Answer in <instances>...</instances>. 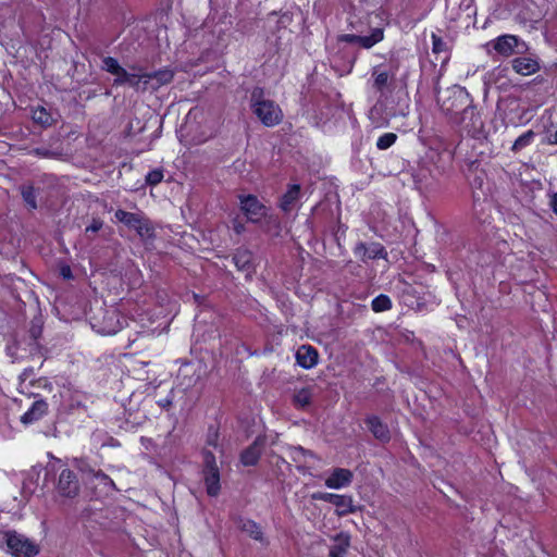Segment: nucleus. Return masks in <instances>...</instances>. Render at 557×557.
I'll use <instances>...</instances> for the list:
<instances>
[{
  "instance_id": "1",
  "label": "nucleus",
  "mask_w": 557,
  "mask_h": 557,
  "mask_svg": "<svg viewBox=\"0 0 557 557\" xmlns=\"http://www.w3.org/2000/svg\"><path fill=\"white\" fill-rule=\"evenodd\" d=\"M101 69L115 76L114 85H128L137 91H145L148 88L156 90L171 83L174 77V73L170 69L147 73L143 72L141 69L132 66L131 70L127 71L112 57L103 58Z\"/></svg>"
},
{
  "instance_id": "2",
  "label": "nucleus",
  "mask_w": 557,
  "mask_h": 557,
  "mask_svg": "<svg viewBox=\"0 0 557 557\" xmlns=\"http://www.w3.org/2000/svg\"><path fill=\"white\" fill-rule=\"evenodd\" d=\"M441 106L447 114L457 113L459 107L465 106L458 121L462 128L472 137H478L483 133L484 121L478 109L470 104L469 94L463 88L450 89L448 99L443 100Z\"/></svg>"
},
{
  "instance_id": "3",
  "label": "nucleus",
  "mask_w": 557,
  "mask_h": 557,
  "mask_svg": "<svg viewBox=\"0 0 557 557\" xmlns=\"http://www.w3.org/2000/svg\"><path fill=\"white\" fill-rule=\"evenodd\" d=\"M250 102L252 112L263 125L272 127L281 123L283 119L281 108L273 100L265 99L261 88L252 90Z\"/></svg>"
},
{
  "instance_id": "4",
  "label": "nucleus",
  "mask_w": 557,
  "mask_h": 557,
  "mask_svg": "<svg viewBox=\"0 0 557 557\" xmlns=\"http://www.w3.org/2000/svg\"><path fill=\"white\" fill-rule=\"evenodd\" d=\"M485 49L491 57L509 58L513 54H524L530 50V46L523 39L516 35L504 34L485 45Z\"/></svg>"
},
{
  "instance_id": "5",
  "label": "nucleus",
  "mask_w": 557,
  "mask_h": 557,
  "mask_svg": "<svg viewBox=\"0 0 557 557\" xmlns=\"http://www.w3.org/2000/svg\"><path fill=\"white\" fill-rule=\"evenodd\" d=\"M2 540L8 552L14 557H34L39 553L38 546L34 542L16 531L4 532Z\"/></svg>"
},
{
  "instance_id": "6",
  "label": "nucleus",
  "mask_w": 557,
  "mask_h": 557,
  "mask_svg": "<svg viewBox=\"0 0 557 557\" xmlns=\"http://www.w3.org/2000/svg\"><path fill=\"white\" fill-rule=\"evenodd\" d=\"M203 469H202V475H203V482L206 485V491L209 496H218L221 491V484H220V470L216 463V457L215 455L210 450L207 449L203 453Z\"/></svg>"
},
{
  "instance_id": "7",
  "label": "nucleus",
  "mask_w": 557,
  "mask_h": 557,
  "mask_svg": "<svg viewBox=\"0 0 557 557\" xmlns=\"http://www.w3.org/2000/svg\"><path fill=\"white\" fill-rule=\"evenodd\" d=\"M114 216L119 222L136 231L144 239L152 238L154 235L150 221L141 213H133L119 209L115 211Z\"/></svg>"
},
{
  "instance_id": "8",
  "label": "nucleus",
  "mask_w": 557,
  "mask_h": 557,
  "mask_svg": "<svg viewBox=\"0 0 557 557\" xmlns=\"http://www.w3.org/2000/svg\"><path fill=\"white\" fill-rule=\"evenodd\" d=\"M314 499L330 503L336 507V513L339 517L355 513L359 508L355 505L352 496L338 495L333 493H317L313 494Z\"/></svg>"
},
{
  "instance_id": "9",
  "label": "nucleus",
  "mask_w": 557,
  "mask_h": 557,
  "mask_svg": "<svg viewBox=\"0 0 557 557\" xmlns=\"http://www.w3.org/2000/svg\"><path fill=\"white\" fill-rule=\"evenodd\" d=\"M240 210L247 216V220L252 223H258L267 215V207L253 195H239L238 196Z\"/></svg>"
},
{
  "instance_id": "10",
  "label": "nucleus",
  "mask_w": 557,
  "mask_h": 557,
  "mask_svg": "<svg viewBox=\"0 0 557 557\" xmlns=\"http://www.w3.org/2000/svg\"><path fill=\"white\" fill-rule=\"evenodd\" d=\"M57 493L63 498H74L79 493V482L76 474L65 468L63 469L58 479Z\"/></svg>"
},
{
  "instance_id": "11",
  "label": "nucleus",
  "mask_w": 557,
  "mask_h": 557,
  "mask_svg": "<svg viewBox=\"0 0 557 557\" xmlns=\"http://www.w3.org/2000/svg\"><path fill=\"white\" fill-rule=\"evenodd\" d=\"M515 59L511 60V69L519 75L529 76L535 74L540 71V58L537 54L530 52V50L524 54H517Z\"/></svg>"
},
{
  "instance_id": "12",
  "label": "nucleus",
  "mask_w": 557,
  "mask_h": 557,
  "mask_svg": "<svg viewBox=\"0 0 557 557\" xmlns=\"http://www.w3.org/2000/svg\"><path fill=\"white\" fill-rule=\"evenodd\" d=\"M384 33L382 28H374L369 36H358L352 34H345L338 37L339 41L357 44L364 49H370L377 42L382 41Z\"/></svg>"
},
{
  "instance_id": "13",
  "label": "nucleus",
  "mask_w": 557,
  "mask_h": 557,
  "mask_svg": "<svg viewBox=\"0 0 557 557\" xmlns=\"http://www.w3.org/2000/svg\"><path fill=\"white\" fill-rule=\"evenodd\" d=\"M354 474L350 470L345 468H335L325 480V485L329 488L339 490L347 487L351 484Z\"/></svg>"
},
{
  "instance_id": "14",
  "label": "nucleus",
  "mask_w": 557,
  "mask_h": 557,
  "mask_svg": "<svg viewBox=\"0 0 557 557\" xmlns=\"http://www.w3.org/2000/svg\"><path fill=\"white\" fill-rule=\"evenodd\" d=\"M264 446V438L258 436L253 443L240 454V462L246 466H255L259 461Z\"/></svg>"
},
{
  "instance_id": "15",
  "label": "nucleus",
  "mask_w": 557,
  "mask_h": 557,
  "mask_svg": "<svg viewBox=\"0 0 557 557\" xmlns=\"http://www.w3.org/2000/svg\"><path fill=\"white\" fill-rule=\"evenodd\" d=\"M366 425L373 436L382 443H386L391 440V433L388 426L382 422L376 416H369L366 419Z\"/></svg>"
},
{
  "instance_id": "16",
  "label": "nucleus",
  "mask_w": 557,
  "mask_h": 557,
  "mask_svg": "<svg viewBox=\"0 0 557 557\" xmlns=\"http://www.w3.org/2000/svg\"><path fill=\"white\" fill-rule=\"evenodd\" d=\"M296 361L304 369H311L318 362V351L309 345L300 346L296 351Z\"/></svg>"
},
{
  "instance_id": "17",
  "label": "nucleus",
  "mask_w": 557,
  "mask_h": 557,
  "mask_svg": "<svg viewBox=\"0 0 557 557\" xmlns=\"http://www.w3.org/2000/svg\"><path fill=\"white\" fill-rule=\"evenodd\" d=\"M238 529L249 535L255 541L260 542L262 545H268L267 539L263 536V532L261 527L250 519H238L237 522Z\"/></svg>"
},
{
  "instance_id": "18",
  "label": "nucleus",
  "mask_w": 557,
  "mask_h": 557,
  "mask_svg": "<svg viewBox=\"0 0 557 557\" xmlns=\"http://www.w3.org/2000/svg\"><path fill=\"white\" fill-rule=\"evenodd\" d=\"M48 410V405L45 400L39 399L33 403L32 407L21 417L24 424H30L42 418Z\"/></svg>"
},
{
  "instance_id": "19",
  "label": "nucleus",
  "mask_w": 557,
  "mask_h": 557,
  "mask_svg": "<svg viewBox=\"0 0 557 557\" xmlns=\"http://www.w3.org/2000/svg\"><path fill=\"white\" fill-rule=\"evenodd\" d=\"M300 185H290L287 191L281 198L280 208L286 213L290 212L296 207V203L300 198Z\"/></svg>"
},
{
  "instance_id": "20",
  "label": "nucleus",
  "mask_w": 557,
  "mask_h": 557,
  "mask_svg": "<svg viewBox=\"0 0 557 557\" xmlns=\"http://www.w3.org/2000/svg\"><path fill=\"white\" fill-rule=\"evenodd\" d=\"M372 79H373V88L383 94L384 90L391 85V82L394 77V73L388 72L386 70H382L381 67H374L372 71Z\"/></svg>"
},
{
  "instance_id": "21",
  "label": "nucleus",
  "mask_w": 557,
  "mask_h": 557,
  "mask_svg": "<svg viewBox=\"0 0 557 557\" xmlns=\"http://www.w3.org/2000/svg\"><path fill=\"white\" fill-rule=\"evenodd\" d=\"M207 449H210L214 455L218 453L221 459V463H223V459L225 457L224 445L222 442H220V436L216 430H209L202 454Z\"/></svg>"
},
{
  "instance_id": "22",
  "label": "nucleus",
  "mask_w": 557,
  "mask_h": 557,
  "mask_svg": "<svg viewBox=\"0 0 557 557\" xmlns=\"http://www.w3.org/2000/svg\"><path fill=\"white\" fill-rule=\"evenodd\" d=\"M350 545V536L341 532L333 537V545L330 548V557H343Z\"/></svg>"
},
{
  "instance_id": "23",
  "label": "nucleus",
  "mask_w": 557,
  "mask_h": 557,
  "mask_svg": "<svg viewBox=\"0 0 557 557\" xmlns=\"http://www.w3.org/2000/svg\"><path fill=\"white\" fill-rule=\"evenodd\" d=\"M233 261L238 270L247 271L251 267V252L248 250H238L233 257Z\"/></svg>"
},
{
  "instance_id": "24",
  "label": "nucleus",
  "mask_w": 557,
  "mask_h": 557,
  "mask_svg": "<svg viewBox=\"0 0 557 557\" xmlns=\"http://www.w3.org/2000/svg\"><path fill=\"white\" fill-rule=\"evenodd\" d=\"M371 307L374 312L387 311L392 308V300L387 295L381 294L372 300Z\"/></svg>"
},
{
  "instance_id": "25",
  "label": "nucleus",
  "mask_w": 557,
  "mask_h": 557,
  "mask_svg": "<svg viewBox=\"0 0 557 557\" xmlns=\"http://www.w3.org/2000/svg\"><path fill=\"white\" fill-rule=\"evenodd\" d=\"M312 398V392L310 388H301L294 395V404L298 408H305L310 405Z\"/></svg>"
},
{
  "instance_id": "26",
  "label": "nucleus",
  "mask_w": 557,
  "mask_h": 557,
  "mask_svg": "<svg viewBox=\"0 0 557 557\" xmlns=\"http://www.w3.org/2000/svg\"><path fill=\"white\" fill-rule=\"evenodd\" d=\"M33 120L42 126H49L52 123V116L47 110L42 107H38L33 110Z\"/></svg>"
},
{
  "instance_id": "27",
  "label": "nucleus",
  "mask_w": 557,
  "mask_h": 557,
  "mask_svg": "<svg viewBox=\"0 0 557 557\" xmlns=\"http://www.w3.org/2000/svg\"><path fill=\"white\" fill-rule=\"evenodd\" d=\"M535 137V133L533 131H528L520 135L512 145V151H519L527 146L531 145Z\"/></svg>"
},
{
  "instance_id": "28",
  "label": "nucleus",
  "mask_w": 557,
  "mask_h": 557,
  "mask_svg": "<svg viewBox=\"0 0 557 557\" xmlns=\"http://www.w3.org/2000/svg\"><path fill=\"white\" fill-rule=\"evenodd\" d=\"M397 139L396 134L394 133H385L377 138L376 147L380 150L388 149L391 146L395 144Z\"/></svg>"
},
{
  "instance_id": "29",
  "label": "nucleus",
  "mask_w": 557,
  "mask_h": 557,
  "mask_svg": "<svg viewBox=\"0 0 557 557\" xmlns=\"http://www.w3.org/2000/svg\"><path fill=\"white\" fill-rule=\"evenodd\" d=\"M22 196H23L24 201L32 209H36L37 208L36 196H35V191H34L33 187H25V188H23Z\"/></svg>"
},
{
  "instance_id": "30",
  "label": "nucleus",
  "mask_w": 557,
  "mask_h": 557,
  "mask_svg": "<svg viewBox=\"0 0 557 557\" xmlns=\"http://www.w3.org/2000/svg\"><path fill=\"white\" fill-rule=\"evenodd\" d=\"M163 180V172L161 170H152L146 176L147 184L154 186Z\"/></svg>"
},
{
  "instance_id": "31",
  "label": "nucleus",
  "mask_w": 557,
  "mask_h": 557,
  "mask_svg": "<svg viewBox=\"0 0 557 557\" xmlns=\"http://www.w3.org/2000/svg\"><path fill=\"white\" fill-rule=\"evenodd\" d=\"M432 41H433V52L440 53L445 51L446 44L443 41L442 38L437 37L435 34H432Z\"/></svg>"
},
{
  "instance_id": "32",
  "label": "nucleus",
  "mask_w": 557,
  "mask_h": 557,
  "mask_svg": "<svg viewBox=\"0 0 557 557\" xmlns=\"http://www.w3.org/2000/svg\"><path fill=\"white\" fill-rule=\"evenodd\" d=\"M95 479L100 484H103L104 486H113L114 485L113 481L107 474H104L101 471H98V472L95 473Z\"/></svg>"
},
{
  "instance_id": "33",
  "label": "nucleus",
  "mask_w": 557,
  "mask_h": 557,
  "mask_svg": "<svg viewBox=\"0 0 557 557\" xmlns=\"http://www.w3.org/2000/svg\"><path fill=\"white\" fill-rule=\"evenodd\" d=\"M103 226V222L100 220V219H94L92 222L90 223V225H88L85 230L86 234L91 232V233H97L98 231H100Z\"/></svg>"
},
{
  "instance_id": "34",
  "label": "nucleus",
  "mask_w": 557,
  "mask_h": 557,
  "mask_svg": "<svg viewBox=\"0 0 557 557\" xmlns=\"http://www.w3.org/2000/svg\"><path fill=\"white\" fill-rule=\"evenodd\" d=\"M370 257H372V258L384 257V249L380 245H374Z\"/></svg>"
},
{
  "instance_id": "35",
  "label": "nucleus",
  "mask_w": 557,
  "mask_h": 557,
  "mask_svg": "<svg viewBox=\"0 0 557 557\" xmlns=\"http://www.w3.org/2000/svg\"><path fill=\"white\" fill-rule=\"evenodd\" d=\"M233 230L236 234H242L245 231V224L238 220L233 221Z\"/></svg>"
},
{
  "instance_id": "36",
  "label": "nucleus",
  "mask_w": 557,
  "mask_h": 557,
  "mask_svg": "<svg viewBox=\"0 0 557 557\" xmlns=\"http://www.w3.org/2000/svg\"><path fill=\"white\" fill-rule=\"evenodd\" d=\"M33 152L36 153L37 156L45 157V158H50L52 156V152L47 149L36 148V149H34Z\"/></svg>"
},
{
  "instance_id": "37",
  "label": "nucleus",
  "mask_w": 557,
  "mask_h": 557,
  "mask_svg": "<svg viewBox=\"0 0 557 557\" xmlns=\"http://www.w3.org/2000/svg\"><path fill=\"white\" fill-rule=\"evenodd\" d=\"M549 207L557 214V191L550 196Z\"/></svg>"
},
{
  "instance_id": "38",
  "label": "nucleus",
  "mask_w": 557,
  "mask_h": 557,
  "mask_svg": "<svg viewBox=\"0 0 557 557\" xmlns=\"http://www.w3.org/2000/svg\"><path fill=\"white\" fill-rule=\"evenodd\" d=\"M60 273L61 275L64 277V278H71L72 277V271H71V268L69 265H63L61 269H60Z\"/></svg>"
},
{
  "instance_id": "39",
  "label": "nucleus",
  "mask_w": 557,
  "mask_h": 557,
  "mask_svg": "<svg viewBox=\"0 0 557 557\" xmlns=\"http://www.w3.org/2000/svg\"><path fill=\"white\" fill-rule=\"evenodd\" d=\"M32 374V370L30 369H26L22 372V374L20 375V379L21 381H25L27 380Z\"/></svg>"
},
{
  "instance_id": "40",
  "label": "nucleus",
  "mask_w": 557,
  "mask_h": 557,
  "mask_svg": "<svg viewBox=\"0 0 557 557\" xmlns=\"http://www.w3.org/2000/svg\"><path fill=\"white\" fill-rule=\"evenodd\" d=\"M120 326H111L104 330L106 334H114L119 331Z\"/></svg>"
},
{
  "instance_id": "41",
  "label": "nucleus",
  "mask_w": 557,
  "mask_h": 557,
  "mask_svg": "<svg viewBox=\"0 0 557 557\" xmlns=\"http://www.w3.org/2000/svg\"><path fill=\"white\" fill-rule=\"evenodd\" d=\"M206 139H207V137L199 138L198 141L201 143V141H205Z\"/></svg>"
},
{
  "instance_id": "42",
  "label": "nucleus",
  "mask_w": 557,
  "mask_h": 557,
  "mask_svg": "<svg viewBox=\"0 0 557 557\" xmlns=\"http://www.w3.org/2000/svg\"><path fill=\"white\" fill-rule=\"evenodd\" d=\"M193 111L188 112V120L190 119Z\"/></svg>"
}]
</instances>
